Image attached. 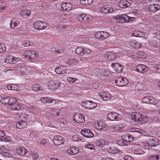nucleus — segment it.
I'll return each instance as SVG.
<instances>
[{"label": "nucleus", "instance_id": "603ef678", "mask_svg": "<svg viewBox=\"0 0 160 160\" xmlns=\"http://www.w3.org/2000/svg\"><path fill=\"white\" fill-rule=\"evenodd\" d=\"M0 140L2 141L11 142V137L8 136H6L4 137H3V138H1Z\"/></svg>", "mask_w": 160, "mask_h": 160}, {"label": "nucleus", "instance_id": "393cba45", "mask_svg": "<svg viewBox=\"0 0 160 160\" xmlns=\"http://www.w3.org/2000/svg\"><path fill=\"white\" fill-rule=\"evenodd\" d=\"M131 5V3L126 0H121L119 3L120 7L124 8L130 6Z\"/></svg>", "mask_w": 160, "mask_h": 160}, {"label": "nucleus", "instance_id": "2eb2a0df", "mask_svg": "<svg viewBox=\"0 0 160 160\" xmlns=\"http://www.w3.org/2000/svg\"><path fill=\"white\" fill-rule=\"evenodd\" d=\"M103 54L104 58L106 59H108L109 61L112 60L115 58L114 54L109 52L107 51L104 52Z\"/></svg>", "mask_w": 160, "mask_h": 160}, {"label": "nucleus", "instance_id": "1a4fd4ad", "mask_svg": "<svg viewBox=\"0 0 160 160\" xmlns=\"http://www.w3.org/2000/svg\"><path fill=\"white\" fill-rule=\"evenodd\" d=\"M84 117V115L81 113L75 114L73 119L77 123H82L85 121Z\"/></svg>", "mask_w": 160, "mask_h": 160}, {"label": "nucleus", "instance_id": "13d9d810", "mask_svg": "<svg viewBox=\"0 0 160 160\" xmlns=\"http://www.w3.org/2000/svg\"><path fill=\"white\" fill-rule=\"evenodd\" d=\"M40 22V21L34 23L33 27L35 29L39 30Z\"/></svg>", "mask_w": 160, "mask_h": 160}, {"label": "nucleus", "instance_id": "a878e982", "mask_svg": "<svg viewBox=\"0 0 160 160\" xmlns=\"http://www.w3.org/2000/svg\"><path fill=\"white\" fill-rule=\"evenodd\" d=\"M130 46L135 48H139L141 47V44L136 40H132L129 43Z\"/></svg>", "mask_w": 160, "mask_h": 160}, {"label": "nucleus", "instance_id": "6ab92c4d", "mask_svg": "<svg viewBox=\"0 0 160 160\" xmlns=\"http://www.w3.org/2000/svg\"><path fill=\"white\" fill-rule=\"evenodd\" d=\"M111 66L113 69L118 73L120 72L123 70V67L118 63H113Z\"/></svg>", "mask_w": 160, "mask_h": 160}, {"label": "nucleus", "instance_id": "37998d69", "mask_svg": "<svg viewBox=\"0 0 160 160\" xmlns=\"http://www.w3.org/2000/svg\"><path fill=\"white\" fill-rule=\"evenodd\" d=\"M101 73L100 75L102 77H107L109 74V72L107 71L100 70L99 72Z\"/></svg>", "mask_w": 160, "mask_h": 160}, {"label": "nucleus", "instance_id": "7ed1b4c3", "mask_svg": "<svg viewBox=\"0 0 160 160\" xmlns=\"http://www.w3.org/2000/svg\"><path fill=\"white\" fill-rule=\"evenodd\" d=\"M24 54L25 57L31 60L36 59L38 56V54L36 51L33 50L26 51Z\"/></svg>", "mask_w": 160, "mask_h": 160}, {"label": "nucleus", "instance_id": "2f4dec72", "mask_svg": "<svg viewBox=\"0 0 160 160\" xmlns=\"http://www.w3.org/2000/svg\"><path fill=\"white\" fill-rule=\"evenodd\" d=\"M32 88L33 91L38 92L41 91L43 89V88L40 85L35 84L32 87Z\"/></svg>", "mask_w": 160, "mask_h": 160}, {"label": "nucleus", "instance_id": "69168bd1", "mask_svg": "<svg viewBox=\"0 0 160 160\" xmlns=\"http://www.w3.org/2000/svg\"><path fill=\"white\" fill-rule=\"evenodd\" d=\"M61 83L58 82H56L54 83V86H53V88L57 89L61 87Z\"/></svg>", "mask_w": 160, "mask_h": 160}, {"label": "nucleus", "instance_id": "6e6d98bb", "mask_svg": "<svg viewBox=\"0 0 160 160\" xmlns=\"http://www.w3.org/2000/svg\"><path fill=\"white\" fill-rule=\"evenodd\" d=\"M37 142L43 145H45L47 143L46 140L45 139L42 138H39L38 141L37 140Z\"/></svg>", "mask_w": 160, "mask_h": 160}, {"label": "nucleus", "instance_id": "9d476101", "mask_svg": "<svg viewBox=\"0 0 160 160\" xmlns=\"http://www.w3.org/2000/svg\"><path fill=\"white\" fill-rule=\"evenodd\" d=\"M53 142L56 145H59L63 144L65 142V140L61 136H56L54 137Z\"/></svg>", "mask_w": 160, "mask_h": 160}, {"label": "nucleus", "instance_id": "72a5a7b5", "mask_svg": "<svg viewBox=\"0 0 160 160\" xmlns=\"http://www.w3.org/2000/svg\"><path fill=\"white\" fill-rule=\"evenodd\" d=\"M109 144L108 142L105 140H101L99 141L98 145L100 148L107 146Z\"/></svg>", "mask_w": 160, "mask_h": 160}, {"label": "nucleus", "instance_id": "0e129e2a", "mask_svg": "<svg viewBox=\"0 0 160 160\" xmlns=\"http://www.w3.org/2000/svg\"><path fill=\"white\" fill-rule=\"evenodd\" d=\"M84 55L88 54L91 53V51L88 48H83Z\"/></svg>", "mask_w": 160, "mask_h": 160}, {"label": "nucleus", "instance_id": "ea45409f", "mask_svg": "<svg viewBox=\"0 0 160 160\" xmlns=\"http://www.w3.org/2000/svg\"><path fill=\"white\" fill-rule=\"evenodd\" d=\"M42 101L44 103L48 102L51 103L53 102L54 100L48 97H44L42 98Z\"/></svg>", "mask_w": 160, "mask_h": 160}, {"label": "nucleus", "instance_id": "8fccbe9b", "mask_svg": "<svg viewBox=\"0 0 160 160\" xmlns=\"http://www.w3.org/2000/svg\"><path fill=\"white\" fill-rule=\"evenodd\" d=\"M108 152L112 154H115L118 152V150L114 147H111L108 150Z\"/></svg>", "mask_w": 160, "mask_h": 160}, {"label": "nucleus", "instance_id": "79ce46f5", "mask_svg": "<svg viewBox=\"0 0 160 160\" xmlns=\"http://www.w3.org/2000/svg\"><path fill=\"white\" fill-rule=\"evenodd\" d=\"M84 148H88L90 150H95V147L92 144L88 143L85 144Z\"/></svg>", "mask_w": 160, "mask_h": 160}, {"label": "nucleus", "instance_id": "f3484780", "mask_svg": "<svg viewBox=\"0 0 160 160\" xmlns=\"http://www.w3.org/2000/svg\"><path fill=\"white\" fill-rule=\"evenodd\" d=\"M16 152L18 155L25 156L27 153L28 150L24 147H19L17 148Z\"/></svg>", "mask_w": 160, "mask_h": 160}, {"label": "nucleus", "instance_id": "f03ea898", "mask_svg": "<svg viewBox=\"0 0 160 160\" xmlns=\"http://www.w3.org/2000/svg\"><path fill=\"white\" fill-rule=\"evenodd\" d=\"M82 105L88 109H93L96 108L97 103L92 101L85 100L82 102Z\"/></svg>", "mask_w": 160, "mask_h": 160}, {"label": "nucleus", "instance_id": "c756f323", "mask_svg": "<svg viewBox=\"0 0 160 160\" xmlns=\"http://www.w3.org/2000/svg\"><path fill=\"white\" fill-rule=\"evenodd\" d=\"M67 66L70 65H76L78 62V60L74 59H69L67 62Z\"/></svg>", "mask_w": 160, "mask_h": 160}, {"label": "nucleus", "instance_id": "9b49d317", "mask_svg": "<svg viewBox=\"0 0 160 160\" xmlns=\"http://www.w3.org/2000/svg\"><path fill=\"white\" fill-rule=\"evenodd\" d=\"M137 70L138 72L144 73L148 71L149 68L146 65L141 64L137 66Z\"/></svg>", "mask_w": 160, "mask_h": 160}, {"label": "nucleus", "instance_id": "473e14b6", "mask_svg": "<svg viewBox=\"0 0 160 160\" xmlns=\"http://www.w3.org/2000/svg\"><path fill=\"white\" fill-rule=\"evenodd\" d=\"M0 154L2 157L5 158H13L14 157L13 154L10 152H1Z\"/></svg>", "mask_w": 160, "mask_h": 160}, {"label": "nucleus", "instance_id": "4be33fe9", "mask_svg": "<svg viewBox=\"0 0 160 160\" xmlns=\"http://www.w3.org/2000/svg\"><path fill=\"white\" fill-rule=\"evenodd\" d=\"M72 5L69 2H63L62 4L61 8L64 11L70 10L72 8Z\"/></svg>", "mask_w": 160, "mask_h": 160}, {"label": "nucleus", "instance_id": "bb28decb", "mask_svg": "<svg viewBox=\"0 0 160 160\" xmlns=\"http://www.w3.org/2000/svg\"><path fill=\"white\" fill-rule=\"evenodd\" d=\"M146 142L149 146L155 147L158 145V143L153 138L147 140Z\"/></svg>", "mask_w": 160, "mask_h": 160}, {"label": "nucleus", "instance_id": "bf43d9fd", "mask_svg": "<svg viewBox=\"0 0 160 160\" xmlns=\"http://www.w3.org/2000/svg\"><path fill=\"white\" fill-rule=\"evenodd\" d=\"M6 50V48L5 45L2 43H0V52H4Z\"/></svg>", "mask_w": 160, "mask_h": 160}, {"label": "nucleus", "instance_id": "39448f33", "mask_svg": "<svg viewBox=\"0 0 160 160\" xmlns=\"http://www.w3.org/2000/svg\"><path fill=\"white\" fill-rule=\"evenodd\" d=\"M115 82L118 86H120L126 85L128 83V80L127 78L121 77L117 78L115 79Z\"/></svg>", "mask_w": 160, "mask_h": 160}, {"label": "nucleus", "instance_id": "052dcab7", "mask_svg": "<svg viewBox=\"0 0 160 160\" xmlns=\"http://www.w3.org/2000/svg\"><path fill=\"white\" fill-rule=\"evenodd\" d=\"M159 157L157 155H154L153 156H150L148 158V160H158Z\"/></svg>", "mask_w": 160, "mask_h": 160}, {"label": "nucleus", "instance_id": "0eeeda50", "mask_svg": "<svg viewBox=\"0 0 160 160\" xmlns=\"http://www.w3.org/2000/svg\"><path fill=\"white\" fill-rule=\"evenodd\" d=\"M95 36L98 39L104 40L109 36V34L104 31L98 32L95 33Z\"/></svg>", "mask_w": 160, "mask_h": 160}, {"label": "nucleus", "instance_id": "b1692460", "mask_svg": "<svg viewBox=\"0 0 160 160\" xmlns=\"http://www.w3.org/2000/svg\"><path fill=\"white\" fill-rule=\"evenodd\" d=\"M19 23V21L17 18H13L11 20L10 22V28L13 29L18 26Z\"/></svg>", "mask_w": 160, "mask_h": 160}, {"label": "nucleus", "instance_id": "5701e85b", "mask_svg": "<svg viewBox=\"0 0 160 160\" xmlns=\"http://www.w3.org/2000/svg\"><path fill=\"white\" fill-rule=\"evenodd\" d=\"M27 126V123L23 121H19L16 124V128L20 129L24 128H26Z\"/></svg>", "mask_w": 160, "mask_h": 160}, {"label": "nucleus", "instance_id": "09e8293b", "mask_svg": "<svg viewBox=\"0 0 160 160\" xmlns=\"http://www.w3.org/2000/svg\"><path fill=\"white\" fill-rule=\"evenodd\" d=\"M81 136L77 135H74L72 137V139L74 141L79 142L81 141Z\"/></svg>", "mask_w": 160, "mask_h": 160}, {"label": "nucleus", "instance_id": "4468645a", "mask_svg": "<svg viewBox=\"0 0 160 160\" xmlns=\"http://www.w3.org/2000/svg\"><path fill=\"white\" fill-rule=\"evenodd\" d=\"M98 94L100 98L104 101L108 100L111 97V95L109 93L104 91H101Z\"/></svg>", "mask_w": 160, "mask_h": 160}, {"label": "nucleus", "instance_id": "49530a36", "mask_svg": "<svg viewBox=\"0 0 160 160\" xmlns=\"http://www.w3.org/2000/svg\"><path fill=\"white\" fill-rule=\"evenodd\" d=\"M93 0H80L81 3L83 5H88L91 4Z\"/></svg>", "mask_w": 160, "mask_h": 160}, {"label": "nucleus", "instance_id": "774afa93", "mask_svg": "<svg viewBox=\"0 0 160 160\" xmlns=\"http://www.w3.org/2000/svg\"><path fill=\"white\" fill-rule=\"evenodd\" d=\"M124 158L125 160H132V158L129 155H126L124 157Z\"/></svg>", "mask_w": 160, "mask_h": 160}, {"label": "nucleus", "instance_id": "3c124183", "mask_svg": "<svg viewBox=\"0 0 160 160\" xmlns=\"http://www.w3.org/2000/svg\"><path fill=\"white\" fill-rule=\"evenodd\" d=\"M21 105L18 103H16L15 104L12 105V108L14 110H19L21 108Z\"/></svg>", "mask_w": 160, "mask_h": 160}, {"label": "nucleus", "instance_id": "338daca9", "mask_svg": "<svg viewBox=\"0 0 160 160\" xmlns=\"http://www.w3.org/2000/svg\"><path fill=\"white\" fill-rule=\"evenodd\" d=\"M29 136L31 138H36L37 137V135L36 134V132H31Z\"/></svg>", "mask_w": 160, "mask_h": 160}, {"label": "nucleus", "instance_id": "6e6552de", "mask_svg": "<svg viewBox=\"0 0 160 160\" xmlns=\"http://www.w3.org/2000/svg\"><path fill=\"white\" fill-rule=\"evenodd\" d=\"M81 132L83 136L86 138H91L94 136V134L92 131L90 129L86 128L82 129Z\"/></svg>", "mask_w": 160, "mask_h": 160}, {"label": "nucleus", "instance_id": "cd10ccee", "mask_svg": "<svg viewBox=\"0 0 160 160\" xmlns=\"http://www.w3.org/2000/svg\"><path fill=\"white\" fill-rule=\"evenodd\" d=\"M148 8L150 11H155L160 9V6L157 4H153L149 6Z\"/></svg>", "mask_w": 160, "mask_h": 160}, {"label": "nucleus", "instance_id": "e433bc0d", "mask_svg": "<svg viewBox=\"0 0 160 160\" xmlns=\"http://www.w3.org/2000/svg\"><path fill=\"white\" fill-rule=\"evenodd\" d=\"M76 53L78 55H84L83 48L81 47L77 48L75 50Z\"/></svg>", "mask_w": 160, "mask_h": 160}, {"label": "nucleus", "instance_id": "7c9ffc66", "mask_svg": "<svg viewBox=\"0 0 160 160\" xmlns=\"http://www.w3.org/2000/svg\"><path fill=\"white\" fill-rule=\"evenodd\" d=\"M143 34H144V32L140 31H133L132 33L133 36L139 37H141L143 36Z\"/></svg>", "mask_w": 160, "mask_h": 160}, {"label": "nucleus", "instance_id": "680f3d73", "mask_svg": "<svg viewBox=\"0 0 160 160\" xmlns=\"http://www.w3.org/2000/svg\"><path fill=\"white\" fill-rule=\"evenodd\" d=\"M135 154H142L144 153V151L141 149L135 150L134 152Z\"/></svg>", "mask_w": 160, "mask_h": 160}, {"label": "nucleus", "instance_id": "f257e3e1", "mask_svg": "<svg viewBox=\"0 0 160 160\" xmlns=\"http://www.w3.org/2000/svg\"><path fill=\"white\" fill-rule=\"evenodd\" d=\"M114 19L117 22L124 23L125 22H131L133 20V17H130L126 14L121 16H117L113 17Z\"/></svg>", "mask_w": 160, "mask_h": 160}, {"label": "nucleus", "instance_id": "dca6fc26", "mask_svg": "<svg viewBox=\"0 0 160 160\" xmlns=\"http://www.w3.org/2000/svg\"><path fill=\"white\" fill-rule=\"evenodd\" d=\"M100 10L103 13H112L114 11V8L110 6H106L101 8Z\"/></svg>", "mask_w": 160, "mask_h": 160}, {"label": "nucleus", "instance_id": "a18cd8bd", "mask_svg": "<svg viewBox=\"0 0 160 160\" xmlns=\"http://www.w3.org/2000/svg\"><path fill=\"white\" fill-rule=\"evenodd\" d=\"M12 58L13 57L12 56H7L5 59V61L6 62L12 64Z\"/></svg>", "mask_w": 160, "mask_h": 160}, {"label": "nucleus", "instance_id": "a19ab883", "mask_svg": "<svg viewBox=\"0 0 160 160\" xmlns=\"http://www.w3.org/2000/svg\"><path fill=\"white\" fill-rule=\"evenodd\" d=\"M9 105H11L14 104L17 102V99L16 98L13 97H8Z\"/></svg>", "mask_w": 160, "mask_h": 160}, {"label": "nucleus", "instance_id": "5fc2aeb1", "mask_svg": "<svg viewBox=\"0 0 160 160\" xmlns=\"http://www.w3.org/2000/svg\"><path fill=\"white\" fill-rule=\"evenodd\" d=\"M77 79L76 78H73L71 77H68L67 78L66 80L69 83H73L75 82Z\"/></svg>", "mask_w": 160, "mask_h": 160}, {"label": "nucleus", "instance_id": "c03bdc74", "mask_svg": "<svg viewBox=\"0 0 160 160\" xmlns=\"http://www.w3.org/2000/svg\"><path fill=\"white\" fill-rule=\"evenodd\" d=\"M8 101V97H5L2 98L1 101L2 104L9 105Z\"/></svg>", "mask_w": 160, "mask_h": 160}, {"label": "nucleus", "instance_id": "e2e57ef3", "mask_svg": "<svg viewBox=\"0 0 160 160\" xmlns=\"http://www.w3.org/2000/svg\"><path fill=\"white\" fill-rule=\"evenodd\" d=\"M150 97H145L142 99V102L144 103H149Z\"/></svg>", "mask_w": 160, "mask_h": 160}, {"label": "nucleus", "instance_id": "a211bd4d", "mask_svg": "<svg viewBox=\"0 0 160 160\" xmlns=\"http://www.w3.org/2000/svg\"><path fill=\"white\" fill-rule=\"evenodd\" d=\"M55 71L57 74H63L66 72L67 69L65 67L61 66L60 67L55 68Z\"/></svg>", "mask_w": 160, "mask_h": 160}, {"label": "nucleus", "instance_id": "aec40b11", "mask_svg": "<svg viewBox=\"0 0 160 160\" xmlns=\"http://www.w3.org/2000/svg\"><path fill=\"white\" fill-rule=\"evenodd\" d=\"M143 53L142 52H130V56L131 58L133 59L138 58H143V57L142 56V54Z\"/></svg>", "mask_w": 160, "mask_h": 160}, {"label": "nucleus", "instance_id": "58836bf2", "mask_svg": "<svg viewBox=\"0 0 160 160\" xmlns=\"http://www.w3.org/2000/svg\"><path fill=\"white\" fill-rule=\"evenodd\" d=\"M33 44V42L28 40H25L22 42V44L24 47H28L30 45H32Z\"/></svg>", "mask_w": 160, "mask_h": 160}, {"label": "nucleus", "instance_id": "4c0bfd02", "mask_svg": "<svg viewBox=\"0 0 160 160\" xmlns=\"http://www.w3.org/2000/svg\"><path fill=\"white\" fill-rule=\"evenodd\" d=\"M108 132L112 134H116V132L114 129V126L111 125L109 127L108 129Z\"/></svg>", "mask_w": 160, "mask_h": 160}, {"label": "nucleus", "instance_id": "c85d7f7f", "mask_svg": "<svg viewBox=\"0 0 160 160\" xmlns=\"http://www.w3.org/2000/svg\"><path fill=\"white\" fill-rule=\"evenodd\" d=\"M8 90L13 91H19L20 89L19 87L17 84H11L8 85L7 87Z\"/></svg>", "mask_w": 160, "mask_h": 160}, {"label": "nucleus", "instance_id": "f704fd0d", "mask_svg": "<svg viewBox=\"0 0 160 160\" xmlns=\"http://www.w3.org/2000/svg\"><path fill=\"white\" fill-rule=\"evenodd\" d=\"M122 138L124 139V140L125 141L127 142L132 141L133 140L131 136L128 135H123L122 136Z\"/></svg>", "mask_w": 160, "mask_h": 160}, {"label": "nucleus", "instance_id": "864d4df0", "mask_svg": "<svg viewBox=\"0 0 160 160\" xmlns=\"http://www.w3.org/2000/svg\"><path fill=\"white\" fill-rule=\"evenodd\" d=\"M131 132H136L138 134H142V131L138 128H132L131 130Z\"/></svg>", "mask_w": 160, "mask_h": 160}, {"label": "nucleus", "instance_id": "c9c22d12", "mask_svg": "<svg viewBox=\"0 0 160 160\" xmlns=\"http://www.w3.org/2000/svg\"><path fill=\"white\" fill-rule=\"evenodd\" d=\"M49 26L48 24L45 22H40L39 30L45 29Z\"/></svg>", "mask_w": 160, "mask_h": 160}, {"label": "nucleus", "instance_id": "f8f14e48", "mask_svg": "<svg viewBox=\"0 0 160 160\" xmlns=\"http://www.w3.org/2000/svg\"><path fill=\"white\" fill-rule=\"evenodd\" d=\"M94 127L98 129H102L105 127V123L102 121H96L93 123Z\"/></svg>", "mask_w": 160, "mask_h": 160}, {"label": "nucleus", "instance_id": "423d86ee", "mask_svg": "<svg viewBox=\"0 0 160 160\" xmlns=\"http://www.w3.org/2000/svg\"><path fill=\"white\" fill-rule=\"evenodd\" d=\"M93 17L92 16H88V15L85 14H81L77 17V19L80 22H87L92 20Z\"/></svg>", "mask_w": 160, "mask_h": 160}, {"label": "nucleus", "instance_id": "412c9836", "mask_svg": "<svg viewBox=\"0 0 160 160\" xmlns=\"http://www.w3.org/2000/svg\"><path fill=\"white\" fill-rule=\"evenodd\" d=\"M78 148L75 146H72L69 148L67 150L68 153L70 155H75L78 152Z\"/></svg>", "mask_w": 160, "mask_h": 160}, {"label": "nucleus", "instance_id": "de8ad7c7", "mask_svg": "<svg viewBox=\"0 0 160 160\" xmlns=\"http://www.w3.org/2000/svg\"><path fill=\"white\" fill-rule=\"evenodd\" d=\"M31 11L28 10H25L22 11L21 12V15L22 16H28L31 14Z\"/></svg>", "mask_w": 160, "mask_h": 160}, {"label": "nucleus", "instance_id": "20e7f679", "mask_svg": "<svg viewBox=\"0 0 160 160\" xmlns=\"http://www.w3.org/2000/svg\"><path fill=\"white\" fill-rule=\"evenodd\" d=\"M121 117L120 114L117 113L111 112H109L108 115V118L110 120H119Z\"/></svg>", "mask_w": 160, "mask_h": 160}, {"label": "nucleus", "instance_id": "ddd939ff", "mask_svg": "<svg viewBox=\"0 0 160 160\" xmlns=\"http://www.w3.org/2000/svg\"><path fill=\"white\" fill-rule=\"evenodd\" d=\"M132 119L136 122H140L142 120V117L141 113L138 112H134L131 114Z\"/></svg>", "mask_w": 160, "mask_h": 160}, {"label": "nucleus", "instance_id": "4d7b16f0", "mask_svg": "<svg viewBox=\"0 0 160 160\" xmlns=\"http://www.w3.org/2000/svg\"><path fill=\"white\" fill-rule=\"evenodd\" d=\"M158 103L157 100L152 97H150L149 103L156 104Z\"/></svg>", "mask_w": 160, "mask_h": 160}]
</instances>
